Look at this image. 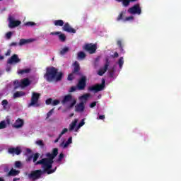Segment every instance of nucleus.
<instances>
[{
    "label": "nucleus",
    "mask_w": 181,
    "mask_h": 181,
    "mask_svg": "<svg viewBox=\"0 0 181 181\" xmlns=\"http://www.w3.org/2000/svg\"><path fill=\"white\" fill-rule=\"evenodd\" d=\"M21 173V171L11 168V170L8 173L7 176L11 177V176H18Z\"/></svg>",
    "instance_id": "obj_18"
},
{
    "label": "nucleus",
    "mask_w": 181,
    "mask_h": 181,
    "mask_svg": "<svg viewBox=\"0 0 181 181\" xmlns=\"http://www.w3.org/2000/svg\"><path fill=\"white\" fill-rule=\"evenodd\" d=\"M17 63H21V59L18 54H15L11 56V57L8 58L7 60L8 64H17Z\"/></svg>",
    "instance_id": "obj_11"
},
{
    "label": "nucleus",
    "mask_w": 181,
    "mask_h": 181,
    "mask_svg": "<svg viewBox=\"0 0 181 181\" xmlns=\"http://www.w3.org/2000/svg\"><path fill=\"white\" fill-rule=\"evenodd\" d=\"M0 181H5V180H4V178L0 177Z\"/></svg>",
    "instance_id": "obj_64"
},
{
    "label": "nucleus",
    "mask_w": 181,
    "mask_h": 181,
    "mask_svg": "<svg viewBox=\"0 0 181 181\" xmlns=\"http://www.w3.org/2000/svg\"><path fill=\"white\" fill-rule=\"evenodd\" d=\"M22 23L19 20H15V17L12 16H8V28L13 29V28H18Z\"/></svg>",
    "instance_id": "obj_9"
},
{
    "label": "nucleus",
    "mask_w": 181,
    "mask_h": 181,
    "mask_svg": "<svg viewBox=\"0 0 181 181\" xmlns=\"http://www.w3.org/2000/svg\"><path fill=\"white\" fill-rule=\"evenodd\" d=\"M4 57L2 55H0V60H4Z\"/></svg>",
    "instance_id": "obj_63"
},
{
    "label": "nucleus",
    "mask_w": 181,
    "mask_h": 181,
    "mask_svg": "<svg viewBox=\"0 0 181 181\" xmlns=\"http://www.w3.org/2000/svg\"><path fill=\"white\" fill-rule=\"evenodd\" d=\"M117 1V2H122L123 6H124V8H127V4H125V0H115Z\"/></svg>",
    "instance_id": "obj_51"
},
{
    "label": "nucleus",
    "mask_w": 181,
    "mask_h": 181,
    "mask_svg": "<svg viewBox=\"0 0 181 181\" xmlns=\"http://www.w3.org/2000/svg\"><path fill=\"white\" fill-rule=\"evenodd\" d=\"M77 90V86H72L70 88L69 93H74Z\"/></svg>",
    "instance_id": "obj_50"
},
{
    "label": "nucleus",
    "mask_w": 181,
    "mask_h": 181,
    "mask_svg": "<svg viewBox=\"0 0 181 181\" xmlns=\"http://www.w3.org/2000/svg\"><path fill=\"white\" fill-rule=\"evenodd\" d=\"M12 35H13V33L10 31V32H8L6 34V39L9 40L11 39V37H12Z\"/></svg>",
    "instance_id": "obj_42"
},
{
    "label": "nucleus",
    "mask_w": 181,
    "mask_h": 181,
    "mask_svg": "<svg viewBox=\"0 0 181 181\" xmlns=\"http://www.w3.org/2000/svg\"><path fill=\"white\" fill-rule=\"evenodd\" d=\"M74 71L73 73L74 74H76V73H78L80 71V64H78V62L76 61L74 63Z\"/></svg>",
    "instance_id": "obj_20"
},
{
    "label": "nucleus",
    "mask_w": 181,
    "mask_h": 181,
    "mask_svg": "<svg viewBox=\"0 0 181 181\" xmlns=\"http://www.w3.org/2000/svg\"><path fill=\"white\" fill-rule=\"evenodd\" d=\"M37 145L39 146H45V144H43V140H38L36 141Z\"/></svg>",
    "instance_id": "obj_46"
},
{
    "label": "nucleus",
    "mask_w": 181,
    "mask_h": 181,
    "mask_svg": "<svg viewBox=\"0 0 181 181\" xmlns=\"http://www.w3.org/2000/svg\"><path fill=\"white\" fill-rule=\"evenodd\" d=\"M32 159H33V155L28 156L26 158V162L29 163L32 161Z\"/></svg>",
    "instance_id": "obj_49"
},
{
    "label": "nucleus",
    "mask_w": 181,
    "mask_h": 181,
    "mask_svg": "<svg viewBox=\"0 0 181 181\" xmlns=\"http://www.w3.org/2000/svg\"><path fill=\"white\" fill-rule=\"evenodd\" d=\"M67 52H69V47H65L60 51V54H62L63 56V55L66 54V53H67Z\"/></svg>",
    "instance_id": "obj_33"
},
{
    "label": "nucleus",
    "mask_w": 181,
    "mask_h": 181,
    "mask_svg": "<svg viewBox=\"0 0 181 181\" xmlns=\"http://www.w3.org/2000/svg\"><path fill=\"white\" fill-rule=\"evenodd\" d=\"M139 0H124V4H127V8H128V6L132 3V2H138Z\"/></svg>",
    "instance_id": "obj_36"
},
{
    "label": "nucleus",
    "mask_w": 181,
    "mask_h": 181,
    "mask_svg": "<svg viewBox=\"0 0 181 181\" xmlns=\"http://www.w3.org/2000/svg\"><path fill=\"white\" fill-rule=\"evenodd\" d=\"M110 77H114V72H110Z\"/></svg>",
    "instance_id": "obj_62"
},
{
    "label": "nucleus",
    "mask_w": 181,
    "mask_h": 181,
    "mask_svg": "<svg viewBox=\"0 0 181 181\" xmlns=\"http://www.w3.org/2000/svg\"><path fill=\"white\" fill-rule=\"evenodd\" d=\"M30 72V69H22L18 71V74H25Z\"/></svg>",
    "instance_id": "obj_32"
},
{
    "label": "nucleus",
    "mask_w": 181,
    "mask_h": 181,
    "mask_svg": "<svg viewBox=\"0 0 181 181\" xmlns=\"http://www.w3.org/2000/svg\"><path fill=\"white\" fill-rule=\"evenodd\" d=\"M117 45L119 47V49L122 52V53H124V47L122 46V41L121 40H117Z\"/></svg>",
    "instance_id": "obj_29"
},
{
    "label": "nucleus",
    "mask_w": 181,
    "mask_h": 181,
    "mask_svg": "<svg viewBox=\"0 0 181 181\" xmlns=\"http://www.w3.org/2000/svg\"><path fill=\"white\" fill-rule=\"evenodd\" d=\"M87 54L84 53L83 51H80L77 54V59L78 60H84L86 57Z\"/></svg>",
    "instance_id": "obj_21"
},
{
    "label": "nucleus",
    "mask_w": 181,
    "mask_h": 181,
    "mask_svg": "<svg viewBox=\"0 0 181 181\" xmlns=\"http://www.w3.org/2000/svg\"><path fill=\"white\" fill-rule=\"evenodd\" d=\"M15 167L17 168V169H21V168H22V163L21 161H16Z\"/></svg>",
    "instance_id": "obj_38"
},
{
    "label": "nucleus",
    "mask_w": 181,
    "mask_h": 181,
    "mask_svg": "<svg viewBox=\"0 0 181 181\" xmlns=\"http://www.w3.org/2000/svg\"><path fill=\"white\" fill-rule=\"evenodd\" d=\"M39 98H40V93L33 92L31 102L29 103L28 107H40Z\"/></svg>",
    "instance_id": "obj_5"
},
{
    "label": "nucleus",
    "mask_w": 181,
    "mask_h": 181,
    "mask_svg": "<svg viewBox=\"0 0 181 181\" xmlns=\"http://www.w3.org/2000/svg\"><path fill=\"white\" fill-rule=\"evenodd\" d=\"M8 152L11 155H21L22 153V149L20 147L9 148Z\"/></svg>",
    "instance_id": "obj_14"
},
{
    "label": "nucleus",
    "mask_w": 181,
    "mask_h": 181,
    "mask_svg": "<svg viewBox=\"0 0 181 181\" xmlns=\"http://www.w3.org/2000/svg\"><path fill=\"white\" fill-rule=\"evenodd\" d=\"M8 104H9V102H8V100L6 99L3 100L1 102V105H3L4 108H5Z\"/></svg>",
    "instance_id": "obj_40"
},
{
    "label": "nucleus",
    "mask_w": 181,
    "mask_h": 181,
    "mask_svg": "<svg viewBox=\"0 0 181 181\" xmlns=\"http://www.w3.org/2000/svg\"><path fill=\"white\" fill-rule=\"evenodd\" d=\"M105 88V79H102L100 84L98 83L88 88L89 91H93L94 93H98L103 91Z\"/></svg>",
    "instance_id": "obj_6"
},
{
    "label": "nucleus",
    "mask_w": 181,
    "mask_h": 181,
    "mask_svg": "<svg viewBox=\"0 0 181 181\" xmlns=\"http://www.w3.org/2000/svg\"><path fill=\"white\" fill-rule=\"evenodd\" d=\"M64 32H67L68 33H76V29L71 28L69 23H65L62 27Z\"/></svg>",
    "instance_id": "obj_13"
},
{
    "label": "nucleus",
    "mask_w": 181,
    "mask_h": 181,
    "mask_svg": "<svg viewBox=\"0 0 181 181\" xmlns=\"http://www.w3.org/2000/svg\"><path fill=\"white\" fill-rule=\"evenodd\" d=\"M60 32H59V31H57V32H52V33H50V35H52V36H54V35H60Z\"/></svg>",
    "instance_id": "obj_53"
},
{
    "label": "nucleus",
    "mask_w": 181,
    "mask_h": 181,
    "mask_svg": "<svg viewBox=\"0 0 181 181\" xmlns=\"http://www.w3.org/2000/svg\"><path fill=\"white\" fill-rule=\"evenodd\" d=\"M13 86L15 90H16L17 88H19V87H21V82L20 83L18 80H16L13 81Z\"/></svg>",
    "instance_id": "obj_28"
},
{
    "label": "nucleus",
    "mask_w": 181,
    "mask_h": 181,
    "mask_svg": "<svg viewBox=\"0 0 181 181\" xmlns=\"http://www.w3.org/2000/svg\"><path fill=\"white\" fill-rule=\"evenodd\" d=\"M69 131V129L67 128H64L63 130H62V132H61L59 134V138H62V136H63V135H64V134H66V132H67Z\"/></svg>",
    "instance_id": "obj_43"
},
{
    "label": "nucleus",
    "mask_w": 181,
    "mask_h": 181,
    "mask_svg": "<svg viewBox=\"0 0 181 181\" xmlns=\"http://www.w3.org/2000/svg\"><path fill=\"white\" fill-rule=\"evenodd\" d=\"M59 104H60V100H54L52 101V105L56 106V105H59Z\"/></svg>",
    "instance_id": "obj_45"
},
{
    "label": "nucleus",
    "mask_w": 181,
    "mask_h": 181,
    "mask_svg": "<svg viewBox=\"0 0 181 181\" xmlns=\"http://www.w3.org/2000/svg\"><path fill=\"white\" fill-rule=\"evenodd\" d=\"M87 86V77L86 76H83L76 85V88L79 90H85Z\"/></svg>",
    "instance_id": "obj_10"
},
{
    "label": "nucleus",
    "mask_w": 181,
    "mask_h": 181,
    "mask_svg": "<svg viewBox=\"0 0 181 181\" xmlns=\"http://www.w3.org/2000/svg\"><path fill=\"white\" fill-rule=\"evenodd\" d=\"M25 124V121L23 119L18 118L16 120L15 123L13 124V128H22Z\"/></svg>",
    "instance_id": "obj_16"
},
{
    "label": "nucleus",
    "mask_w": 181,
    "mask_h": 181,
    "mask_svg": "<svg viewBox=\"0 0 181 181\" xmlns=\"http://www.w3.org/2000/svg\"><path fill=\"white\" fill-rule=\"evenodd\" d=\"M54 111V108H52V110H50L49 112H48V113L47 114V117H46L47 119H49V118H50V117H52V115Z\"/></svg>",
    "instance_id": "obj_39"
},
{
    "label": "nucleus",
    "mask_w": 181,
    "mask_h": 181,
    "mask_svg": "<svg viewBox=\"0 0 181 181\" xmlns=\"http://www.w3.org/2000/svg\"><path fill=\"white\" fill-rule=\"evenodd\" d=\"M54 26H64V21L63 20H56L54 21Z\"/></svg>",
    "instance_id": "obj_25"
},
{
    "label": "nucleus",
    "mask_w": 181,
    "mask_h": 181,
    "mask_svg": "<svg viewBox=\"0 0 181 181\" xmlns=\"http://www.w3.org/2000/svg\"><path fill=\"white\" fill-rule=\"evenodd\" d=\"M70 144H73V137L71 136L68 139L66 142L64 144L63 148H66V147L69 146V145H70Z\"/></svg>",
    "instance_id": "obj_26"
},
{
    "label": "nucleus",
    "mask_w": 181,
    "mask_h": 181,
    "mask_svg": "<svg viewBox=\"0 0 181 181\" xmlns=\"http://www.w3.org/2000/svg\"><path fill=\"white\" fill-rule=\"evenodd\" d=\"M68 103H70V104L68 105V108L70 110L76 105V104L77 103V100H76V98H73V95L68 94L64 97V99L62 100V104L64 105Z\"/></svg>",
    "instance_id": "obj_3"
},
{
    "label": "nucleus",
    "mask_w": 181,
    "mask_h": 181,
    "mask_svg": "<svg viewBox=\"0 0 181 181\" xmlns=\"http://www.w3.org/2000/svg\"><path fill=\"white\" fill-rule=\"evenodd\" d=\"M64 158V154L63 153H61L59 156V158L57 160V162H62V160Z\"/></svg>",
    "instance_id": "obj_47"
},
{
    "label": "nucleus",
    "mask_w": 181,
    "mask_h": 181,
    "mask_svg": "<svg viewBox=\"0 0 181 181\" xmlns=\"http://www.w3.org/2000/svg\"><path fill=\"white\" fill-rule=\"evenodd\" d=\"M10 46L12 47V46H18V42H11L10 44Z\"/></svg>",
    "instance_id": "obj_56"
},
{
    "label": "nucleus",
    "mask_w": 181,
    "mask_h": 181,
    "mask_svg": "<svg viewBox=\"0 0 181 181\" xmlns=\"http://www.w3.org/2000/svg\"><path fill=\"white\" fill-rule=\"evenodd\" d=\"M95 105H97V102H93L92 103H90V107L94 108V107H95Z\"/></svg>",
    "instance_id": "obj_52"
},
{
    "label": "nucleus",
    "mask_w": 181,
    "mask_h": 181,
    "mask_svg": "<svg viewBox=\"0 0 181 181\" xmlns=\"http://www.w3.org/2000/svg\"><path fill=\"white\" fill-rule=\"evenodd\" d=\"M26 152L27 153H32V150L30 148H27Z\"/></svg>",
    "instance_id": "obj_60"
},
{
    "label": "nucleus",
    "mask_w": 181,
    "mask_h": 181,
    "mask_svg": "<svg viewBox=\"0 0 181 181\" xmlns=\"http://www.w3.org/2000/svg\"><path fill=\"white\" fill-rule=\"evenodd\" d=\"M60 136L59 135L58 138H57L55 140H54V143L57 144V142H59V141L60 140Z\"/></svg>",
    "instance_id": "obj_59"
},
{
    "label": "nucleus",
    "mask_w": 181,
    "mask_h": 181,
    "mask_svg": "<svg viewBox=\"0 0 181 181\" xmlns=\"http://www.w3.org/2000/svg\"><path fill=\"white\" fill-rule=\"evenodd\" d=\"M84 108H85L84 103L81 102L80 103H78L75 106V111L76 112H83V111H84Z\"/></svg>",
    "instance_id": "obj_17"
},
{
    "label": "nucleus",
    "mask_w": 181,
    "mask_h": 181,
    "mask_svg": "<svg viewBox=\"0 0 181 181\" xmlns=\"http://www.w3.org/2000/svg\"><path fill=\"white\" fill-rule=\"evenodd\" d=\"M90 97V93H86L83 95L82 96L80 97V100H84L85 101H87Z\"/></svg>",
    "instance_id": "obj_31"
},
{
    "label": "nucleus",
    "mask_w": 181,
    "mask_h": 181,
    "mask_svg": "<svg viewBox=\"0 0 181 181\" xmlns=\"http://www.w3.org/2000/svg\"><path fill=\"white\" fill-rule=\"evenodd\" d=\"M33 42V39H21L19 42V46H23V45H28L29 43H32Z\"/></svg>",
    "instance_id": "obj_19"
},
{
    "label": "nucleus",
    "mask_w": 181,
    "mask_h": 181,
    "mask_svg": "<svg viewBox=\"0 0 181 181\" xmlns=\"http://www.w3.org/2000/svg\"><path fill=\"white\" fill-rule=\"evenodd\" d=\"M44 78L49 83H52V81H61L62 78H63V72H59V69L54 66L48 67Z\"/></svg>",
    "instance_id": "obj_2"
},
{
    "label": "nucleus",
    "mask_w": 181,
    "mask_h": 181,
    "mask_svg": "<svg viewBox=\"0 0 181 181\" xmlns=\"http://www.w3.org/2000/svg\"><path fill=\"white\" fill-rule=\"evenodd\" d=\"M78 120L77 119H75L74 121H73L70 124H69V131H73L74 128H76L77 125Z\"/></svg>",
    "instance_id": "obj_24"
},
{
    "label": "nucleus",
    "mask_w": 181,
    "mask_h": 181,
    "mask_svg": "<svg viewBox=\"0 0 181 181\" xmlns=\"http://www.w3.org/2000/svg\"><path fill=\"white\" fill-rule=\"evenodd\" d=\"M59 39L60 42H66V35L60 34L59 35Z\"/></svg>",
    "instance_id": "obj_34"
},
{
    "label": "nucleus",
    "mask_w": 181,
    "mask_h": 181,
    "mask_svg": "<svg viewBox=\"0 0 181 181\" xmlns=\"http://www.w3.org/2000/svg\"><path fill=\"white\" fill-rule=\"evenodd\" d=\"M45 172V170H33L28 175V177L30 180L36 181L42 177V175H43Z\"/></svg>",
    "instance_id": "obj_4"
},
{
    "label": "nucleus",
    "mask_w": 181,
    "mask_h": 181,
    "mask_svg": "<svg viewBox=\"0 0 181 181\" xmlns=\"http://www.w3.org/2000/svg\"><path fill=\"white\" fill-rule=\"evenodd\" d=\"M132 19H134L133 16L126 17L124 19V12L122 11L119 14V16L117 18V22H119V21H123V22H127L128 21H132Z\"/></svg>",
    "instance_id": "obj_15"
},
{
    "label": "nucleus",
    "mask_w": 181,
    "mask_h": 181,
    "mask_svg": "<svg viewBox=\"0 0 181 181\" xmlns=\"http://www.w3.org/2000/svg\"><path fill=\"white\" fill-rule=\"evenodd\" d=\"M118 64L119 69H122V66H124V57H120L118 60Z\"/></svg>",
    "instance_id": "obj_30"
},
{
    "label": "nucleus",
    "mask_w": 181,
    "mask_h": 181,
    "mask_svg": "<svg viewBox=\"0 0 181 181\" xmlns=\"http://www.w3.org/2000/svg\"><path fill=\"white\" fill-rule=\"evenodd\" d=\"M39 156H40V154L39 153H35L34 155H33V162L36 164L37 162V159H39Z\"/></svg>",
    "instance_id": "obj_27"
},
{
    "label": "nucleus",
    "mask_w": 181,
    "mask_h": 181,
    "mask_svg": "<svg viewBox=\"0 0 181 181\" xmlns=\"http://www.w3.org/2000/svg\"><path fill=\"white\" fill-rule=\"evenodd\" d=\"M6 124H8V125H10V124H11V119L7 118V119H6Z\"/></svg>",
    "instance_id": "obj_55"
},
{
    "label": "nucleus",
    "mask_w": 181,
    "mask_h": 181,
    "mask_svg": "<svg viewBox=\"0 0 181 181\" xmlns=\"http://www.w3.org/2000/svg\"><path fill=\"white\" fill-rule=\"evenodd\" d=\"M84 124H86V122H84V119H83L79 124H78L77 127H76V131L77 129H80V128H81V127H83V125H84Z\"/></svg>",
    "instance_id": "obj_37"
},
{
    "label": "nucleus",
    "mask_w": 181,
    "mask_h": 181,
    "mask_svg": "<svg viewBox=\"0 0 181 181\" xmlns=\"http://www.w3.org/2000/svg\"><path fill=\"white\" fill-rule=\"evenodd\" d=\"M108 67H110V60L106 59L104 67L100 69L98 72V76H104L105 73L108 70Z\"/></svg>",
    "instance_id": "obj_12"
},
{
    "label": "nucleus",
    "mask_w": 181,
    "mask_h": 181,
    "mask_svg": "<svg viewBox=\"0 0 181 181\" xmlns=\"http://www.w3.org/2000/svg\"><path fill=\"white\" fill-rule=\"evenodd\" d=\"M30 85V81L28 78H25L21 81V87H28Z\"/></svg>",
    "instance_id": "obj_22"
},
{
    "label": "nucleus",
    "mask_w": 181,
    "mask_h": 181,
    "mask_svg": "<svg viewBox=\"0 0 181 181\" xmlns=\"http://www.w3.org/2000/svg\"><path fill=\"white\" fill-rule=\"evenodd\" d=\"M18 180H21V178L15 177L13 179V181H18Z\"/></svg>",
    "instance_id": "obj_61"
},
{
    "label": "nucleus",
    "mask_w": 181,
    "mask_h": 181,
    "mask_svg": "<svg viewBox=\"0 0 181 181\" xmlns=\"http://www.w3.org/2000/svg\"><path fill=\"white\" fill-rule=\"evenodd\" d=\"M59 155V148H54L52 149V153H47L45 156L47 158H42L41 160L36 162L35 165H42L44 172L47 173V175H52L56 172L55 168L53 170H51L53 168V163H54V159Z\"/></svg>",
    "instance_id": "obj_1"
},
{
    "label": "nucleus",
    "mask_w": 181,
    "mask_h": 181,
    "mask_svg": "<svg viewBox=\"0 0 181 181\" xmlns=\"http://www.w3.org/2000/svg\"><path fill=\"white\" fill-rule=\"evenodd\" d=\"M52 103H53V99L52 98L47 99L45 101V104L47 105H50V104H52Z\"/></svg>",
    "instance_id": "obj_44"
},
{
    "label": "nucleus",
    "mask_w": 181,
    "mask_h": 181,
    "mask_svg": "<svg viewBox=\"0 0 181 181\" xmlns=\"http://www.w3.org/2000/svg\"><path fill=\"white\" fill-rule=\"evenodd\" d=\"M128 13H131V15H141L142 13V8H141V5L139 4H134L132 7H130L127 10Z\"/></svg>",
    "instance_id": "obj_7"
},
{
    "label": "nucleus",
    "mask_w": 181,
    "mask_h": 181,
    "mask_svg": "<svg viewBox=\"0 0 181 181\" xmlns=\"http://www.w3.org/2000/svg\"><path fill=\"white\" fill-rule=\"evenodd\" d=\"M68 80H69V81H72V80H74V74H70L68 76Z\"/></svg>",
    "instance_id": "obj_48"
},
{
    "label": "nucleus",
    "mask_w": 181,
    "mask_h": 181,
    "mask_svg": "<svg viewBox=\"0 0 181 181\" xmlns=\"http://www.w3.org/2000/svg\"><path fill=\"white\" fill-rule=\"evenodd\" d=\"M6 128V122L5 121H1L0 122V129H5Z\"/></svg>",
    "instance_id": "obj_35"
},
{
    "label": "nucleus",
    "mask_w": 181,
    "mask_h": 181,
    "mask_svg": "<svg viewBox=\"0 0 181 181\" xmlns=\"http://www.w3.org/2000/svg\"><path fill=\"white\" fill-rule=\"evenodd\" d=\"M118 56H119L118 54V52H115L114 54L112 55V57L115 58V57H118Z\"/></svg>",
    "instance_id": "obj_57"
},
{
    "label": "nucleus",
    "mask_w": 181,
    "mask_h": 181,
    "mask_svg": "<svg viewBox=\"0 0 181 181\" xmlns=\"http://www.w3.org/2000/svg\"><path fill=\"white\" fill-rule=\"evenodd\" d=\"M26 93L23 91H17L14 93L13 94V98H19L21 97H23V95H25Z\"/></svg>",
    "instance_id": "obj_23"
},
{
    "label": "nucleus",
    "mask_w": 181,
    "mask_h": 181,
    "mask_svg": "<svg viewBox=\"0 0 181 181\" xmlns=\"http://www.w3.org/2000/svg\"><path fill=\"white\" fill-rule=\"evenodd\" d=\"M99 119H105V115H100Z\"/></svg>",
    "instance_id": "obj_58"
},
{
    "label": "nucleus",
    "mask_w": 181,
    "mask_h": 181,
    "mask_svg": "<svg viewBox=\"0 0 181 181\" xmlns=\"http://www.w3.org/2000/svg\"><path fill=\"white\" fill-rule=\"evenodd\" d=\"M11 49H8L6 53L5 54L6 56H11Z\"/></svg>",
    "instance_id": "obj_54"
},
{
    "label": "nucleus",
    "mask_w": 181,
    "mask_h": 181,
    "mask_svg": "<svg viewBox=\"0 0 181 181\" xmlns=\"http://www.w3.org/2000/svg\"><path fill=\"white\" fill-rule=\"evenodd\" d=\"M36 23L32 22V21H28L24 24L25 26H35Z\"/></svg>",
    "instance_id": "obj_41"
},
{
    "label": "nucleus",
    "mask_w": 181,
    "mask_h": 181,
    "mask_svg": "<svg viewBox=\"0 0 181 181\" xmlns=\"http://www.w3.org/2000/svg\"><path fill=\"white\" fill-rule=\"evenodd\" d=\"M83 50L85 52H88L89 54H94L95 52H97V44H93V43H88L86 44L83 47Z\"/></svg>",
    "instance_id": "obj_8"
}]
</instances>
